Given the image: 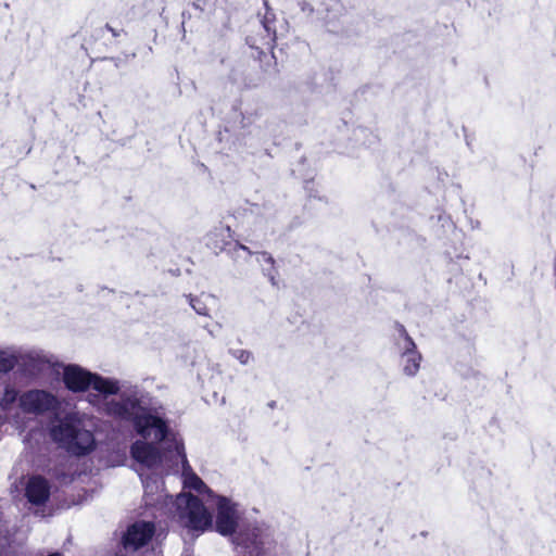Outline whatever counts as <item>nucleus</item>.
<instances>
[{
    "label": "nucleus",
    "instance_id": "obj_1",
    "mask_svg": "<svg viewBox=\"0 0 556 556\" xmlns=\"http://www.w3.org/2000/svg\"><path fill=\"white\" fill-rule=\"evenodd\" d=\"M147 408L136 396H126L121 401L112 400L105 404V413L109 416L131 421L136 432L147 439L150 429H155V439L163 441L168 434L167 422L160 416L146 413Z\"/></svg>",
    "mask_w": 556,
    "mask_h": 556
},
{
    "label": "nucleus",
    "instance_id": "obj_2",
    "mask_svg": "<svg viewBox=\"0 0 556 556\" xmlns=\"http://www.w3.org/2000/svg\"><path fill=\"white\" fill-rule=\"evenodd\" d=\"M205 245L215 255L226 252L235 262H238L239 260L249 261L255 253L249 247L240 243L238 240H233L230 226L224 225L223 223L215 226L206 233ZM257 253L262 256L264 262L270 265V268L265 274L270 283L273 286H278V269L276 268L275 258L270 253L265 251Z\"/></svg>",
    "mask_w": 556,
    "mask_h": 556
},
{
    "label": "nucleus",
    "instance_id": "obj_3",
    "mask_svg": "<svg viewBox=\"0 0 556 556\" xmlns=\"http://www.w3.org/2000/svg\"><path fill=\"white\" fill-rule=\"evenodd\" d=\"M56 406V397L45 390H29L20 396V407L26 414L42 415L55 409Z\"/></svg>",
    "mask_w": 556,
    "mask_h": 556
},
{
    "label": "nucleus",
    "instance_id": "obj_4",
    "mask_svg": "<svg viewBox=\"0 0 556 556\" xmlns=\"http://www.w3.org/2000/svg\"><path fill=\"white\" fill-rule=\"evenodd\" d=\"M185 503V513L181 517L187 518L186 527L197 531H205L212 527V515L198 496L188 494Z\"/></svg>",
    "mask_w": 556,
    "mask_h": 556
},
{
    "label": "nucleus",
    "instance_id": "obj_5",
    "mask_svg": "<svg viewBox=\"0 0 556 556\" xmlns=\"http://www.w3.org/2000/svg\"><path fill=\"white\" fill-rule=\"evenodd\" d=\"M155 533V526L151 521H137L127 528L123 536L125 548L139 549L147 545Z\"/></svg>",
    "mask_w": 556,
    "mask_h": 556
},
{
    "label": "nucleus",
    "instance_id": "obj_6",
    "mask_svg": "<svg viewBox=\"0 0 556 556\" xmlns=\"http://www.w3.org/2000/svg\"><path fill=\"white\" fill-rule=\"evenodd\" d=\"M91 377V371L78 365L71 364L64 367L62 379L68 391L80 393L89 390Z\"/></svg>",
    "mask_w": 556,
    "mask_h": 556
},
{
    "label": "nucleus",
    "instance_id": "obj_7",
    "mask_svg": "<svg viewBox=\"0 0 556 556\" xmlns=\"http://www.w3.org/2000/svg\"><path fill=\"white\" fill-rule=\"evenodd\" d=\"M237 527L236 509L227 497L220 496L217 502L216 531L222 535H231Z\"/></svg>",
    "mask_w": 556,
    "mask_h": 556
},
{
    "label": "nucleus",
    "instance_id": "obj_8",
    "mask_svg": "<svg viewBox=\"0 0 556 556\" xmlns=\"http://www.w3.org/2000/svg\"><path fill=\"white\" fill-rule=\"evenodd\" d=\"M131 457L148 468H153L162 462V453L154 444L141 440L135 441L130 446Z\"/></svg>",
    "mask_w": 556,
    "mask_h": 556
},
{
    "label": "nucleus",
    "instance_id": "obj_9",
    "mask_svg": "<svg viewBox=\"0 0 556 556\" xmlns=\"http://www.w3.org/2000/svg\"><path fill=\"white\" fill-rule=\"evenodd\" d=\"M25 496L33 505H43L50 496V485L42 476L30 477L26 488Z\"/></svg>",
    "mask_w": 556,
    "mask_h": 556
},
{
    "label": "nucleus",
    "instance_id": "obj_10",
    "mask_svg": "<svg viewBox=\"0 0 556 556\" xmlns=\"http://www.w3.org/2000/svg\"><path fill=\"white\" fill-rule=\"evenodd\" d=\"M96 447L94 435L91 431L76 428V434L71 445H68V452L76 456H85L91 453Z\"/></svg>",
    "mask_w": 556,
    "mask_h": 556
},
{
    "label": "nucleus",
    "instance_id": "obj_11",
    "mask_svg": "<svg viewBox=\"0 0 556 556\" xmlns=\"http://www.w3.org/2000/svg\"><path fill=\"white\" fill-rule=\"evenodd\" d=\"M77 425L64 419L58 425L53 426L50 430V435L53 441L58 442L68 451V445L72 444L76 434Z\"/></svg>",
    "mask_w": 556,
    "mask_h": 556
},
{
    "label": "nucleus",
    "instance_id": "obj_12",
    "mask_svg": "<svg viewBox=\"0 0 556 556\" xmlns=\"http://www.w3.org/2000/svg\"><path fill=\"white\" fill-rule=\"evenodd\" d=\"M90 388L104 395H115L119 391L117 381L104 378L96 372H92Z\"/></svg>",
    "mask_w": 556,
    "mask_h": 556
},
{
    "label": "nucleus",
    "instance_id": "obj_13",
    "mask_svg": "<svg viewBox=\"0 0 556 556\" xmlns=\"http://www.w3.org/2000/svg\"><path fill=\"white\" fill-rule=\"evenodd\" d=\"M265 4V13H264V16L262 18V25L267 34V42L266 45L268 47H273L274 43L276 42V39H277V34H276V14L275 12L268 7V2L265 1L264 2Z\"/></svg>",
    "mask_w": 556,
    "mask_h": 556
},
{
    "label": "nucleus",
    "instance_id": "obj_14",
    "mask_svg": "<svg viewBox=\"0 0 556 556\" xmlns=\"http://www.w3.org/2000/svg\"><path fill=\"white\" fill-rule=\"evenodd\" d=\"M403 356L406 357L405 364L403 367L404 374L407 376H415L419 368L421 362V355L417 351L403 353Z\"/></svg>",
    "mask_w": 556,
    "mask_h": 556
},
{
    "label": "nucleus",
    "instance_id": "obj_15",
    "mask_svg": "<svg viewBox=\"0 0 556 556\" xmlns=\"http://www.w3.org/2000/svg\"><path fill=\"white\" fill-rule=\"evenodd\" d=\"M189 304L191 307L195 311L197 314L202 316H210V308L207 306L206 300H214L211 295H200V296H193L192 294H189L188 296Z\"/></svg>",
    "mask_w": 556,
    "mask_h": 556
},
{
    "label": "nucleus",
    "instance_id": "obj_16",
    "mask_svg": "<svg viewBox=\"0 0 556 556\" xmlns=\"http://www.w3.org/2000/svg\"><path fill=\"white\" fill-rule=\"evenodd\" d=\"M17 399L20 400L18 392L14 388L7 386L2 397L0 399V407L3 410H9Z\"/></svg>",
    "mask_w": 556,
    "mask_h": 556
},
{
    "label": "nucleus",
    "instance_id": "obj_17",
    "mask_svg": "<svg viewBox=\"0 0 556 556\" xmlns=\"http://www.w3.org/2000/svg\"><path fill=\"white\" fill-rule=\"evenodd\" d=\"M16 362L17 359L14 355L0 351V372L11 371L15 367Z\"/></svg>",
    "mask_w": 556,
    "mask_h": 556
},
{
    "label": "nucleus",
    "instance_id": "obj_18",
    "mask_svg": "<svg viewBox=\"0 0 556 556\" xmlns=\"http://www.w3.org/2000/svg\"><path fill=\"white\" fill-rule=\"evenodd\" d=\"M106 31H110L114 38H117L123 31V29L117 30L111 27L109 24H105L103 27L96 29L94 33L91 35V38H94V40H97L99 37H103V35Z\"/></svg>",
    "mask_w": 556,
    "mask_h": 556
},
{
    "label": "nucleus",
    "instance_id": "obj_19",
    "mask_svg": "<svg viewBox=\"0 0 556 556\" xmlns=\"http://www.w3.org/2000/svg\"><path fill=\"white\" fill-rule=\"evenodd\" d=\"M188 486L198 491L202 492L203 490L207 489L206 484L203 482V480L197 476L195 473H192L188 480Z\"/></svg>",
    "mask_w": 556,
    "mask_h": 556
},
{
    "label": "nucleus",
    "instance_id": "obj_20",
    "mask_svg": "<svg viewBox=\"0 0 556 556\" xmlns=\"http://www.w3.org/2000/svg\"><path fill=\"white\" fill-rule=\"evenodd\" d=\"M233 356L243 365L248 364L252 358V353L247 350H236Z\"/></svg>",
    "mask_w": 556,
    "mask_h": 556
},
{
    "label": "nucleus",
    "instance_id": "obj_21",
    "mask_svg": "<svg viewBox=\"0 0 556 556\" xmlns=\"http://www.w3.org/2000/svg\"><path fill=\"white\" fill-rule=\"evenodd\" d=\"M404 341H405L404 353L417 351L416 343L414 342V340L410 336L405 337Z\"/></svg>",
    "mask_w": 556,
    "mask_h": 556
},
{
    "label": "nucleus",
    "instance_id": "obj_22",
    "mask_svg": "<svg viewBox=\"0 0 556 556\" xmlns=\"http://www.w3.org/2000/svg\"><path fill=\"white\" fill-rule=\"evenodd\" d=\"M397 330H399L401 337H403V339L405 337L409 336L407 330L405 329V327L402 324H397Z\"/></svg>",
    "mask_w": 556,
    "mask_h": 556
},
{
    "label": "nucleus",
    "instance_id": "obj_23",
    "mask_svg": "<svg viewBox=\"0 0 556 556\" xmlns=\"http://www.w3.org/2000/svg\"><path fill=\"white\" fill-rule=\"evenodd\" d=\"M205 2H206V0H195L194 5H195L197 8H199V7H200V3L205 4Z\"/></svg>",
    "mask_w": 556,
    "mask_h": 556
}]
</instances>
